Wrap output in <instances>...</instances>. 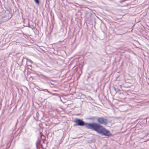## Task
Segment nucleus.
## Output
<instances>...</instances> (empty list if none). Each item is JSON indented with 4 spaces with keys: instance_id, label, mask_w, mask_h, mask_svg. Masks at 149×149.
<instances>
[{
    "instance_id": "1",
    "label": "nucleus",
    "mask_w": 149,
    "mask_h": 149,
    "mask_svg": "<svg viewBox=\"0 0 149 149\" xmlns=\"http://www.w3.org/2000/svg\"><path fill=\"white\" fill-rule=\"evenodd\" d=\"M74 122L77 125L80 126L85 125L86 128L95 131L101 135L109 137L112 135L110 131L100 124L95 123H85L82 120L78 118L76 119Z\"/></svg>"
},
{
    "instance_id": "2",
    "label": "nucleus",
    "mask_w": 149,
    "mask_h": 149,
    "mask_svg": "<svg viewBox=\"0 0 149 149\" xmlns=\"http://www.w3.org/2000/svg\"><path fill=\"white\" fill-rule=\"evenodd\" d=\"M97 121L100 124L105 125H107L108 122L107 119L103 117H98L97 118Z\"/></svg>"
},
{
    "instance_id": "3",
    "label": "nucleus",
    "mask_w": 149,
    "mask_h": 149,
    "mask_svg": "<svg viewBox=\"0 0 149 149\" xmlns=\"http://www.w3.org/2000/svg\"><path fill=\"white\" fill-rule=\"evenodd\" d=\"M40 140H38L37 141L36 144L37 145H38L40 143Z\"/></svg>"
},
{
    "instance_id": "4",
    "label": "nucleus",
    "mask_w": 149,
    "mask_h": 149,
    "mask_svg": "<svg viewBox=\"0 0 149 149\" xmlns=\"http://www.w3.org/2000/svg\"><path fill=\"white\" fill-rule=\"evenodd\" d=\"M35 1V2L38 4L39 3V1L38 0H34Z\"/></svg>"
}]
</instances>
